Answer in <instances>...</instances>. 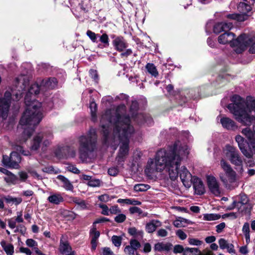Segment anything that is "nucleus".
Listing matches in <instances>:
<instances>
[{
	"label": "nucleus",
	"instance_id": "25",
	"mask_svg": "<svg viewBox=\"0 0 255 255\" xmlns=\"http://www.w3.org/2000/svg\"><path fill=\"white\" fill-rule=\"evenodd\" d=\"M254 130H255L254 129ZM242 133L250 141L255 139V131H252L249 128H246L243 129Z\"/></svg>",
	"mask_w": 255,
	"mask_h": 255
},
{
	"label": "nucleus",
	"instance_id": "12",
	"mask_svg": "<svg viewBox=\"0 0 255 255\" xmlns=\"http://www.w3.org/2000/svg\"><path fill=\"white\" fill-rule=\"evenodd\" d=\"M57 80L55 78H50L43 80L40 84L41 92H45L48 90L54 88L57 85Z\"/></svg>",
	"mask_w": 255,
	"mask_h": 255
},
{
	"label": "nucleus",
	"instance_id": "31",
	"mask_svg": "<svg viewBox=\"0 0 255 255\" xmlns=\"http://www.w3.org/2000/svg\"><path fill=\"white\" fill-rule=\"evenodd\" d=\"M189 221L182 217L177 218L174 221L173 224L176 228H181L185 227V224L188 223Z\"/></svg>",
	"mask_w": 255,
	"mask_h": 255
},
{
	"label": "nucleus",
	"instance_id": "14",
	"mask_svg": "<svg viewBox=\"0 0 255 255\" xmlns=\"http://www.w3.org/2000/svg\"><path fill=\"white\" fill-rule=\"evenodd\" d=\"M245 157L252 158L255 156V139L248 143V149L246 147L242 153Z\"/></svg>",
	"mask_w": 255,
	"mask_h": 255
},
{
	"label": "nucleus",
	"instance_id": "21",
	"mask_svg": "<svg viewBox=\"0 0 255 255\" xmlns=\"http://www.w3.org/2000/svg\"><path fill=\"white\" fill-rule=\"evenodd\" d=\"M48 201L53 204L58 205L64 201V199L59 193L51 194L47 198Z\"/></svg>",
	"mask_w": 255,
	"mask_h": 255
},
{
	"label": "nucleus",
	"instance_id": "7",
	"mask_svg": "<svg viewBox=\"0 0 255 255\" xmlns=\"http://www.w3.org/2000/svg\"><path fill=\"white\" fill-rule=\"evenodd\" d=\"M224 153L232 164L242 169L243 160L236 147L228 144L225 147Z\"/></svg>",
	"mask_w": 255,
	"mask_h": 255
},
{
	"label": "nucleus",
	"instance_id": "38",
	"mask_svg": "<svg viewBox=\"0 0 255 255\" xmlns=\"http://www.w3.org/2000/svg\"><path fill=\"white\" fill-rule=\"evenodd\" d=\"M112 243L117 247H119L122 244V238L121 236H113L111 239Z\"/></svg>",
	"mask_w": 255,
	"mask_h": 255
},
{
	"label": "nucleus",
	"instance_id": "62",
	"mask_svg": "<svg viewBox=\"0 0 255 255\" xmlns=\"http://www.w3.org/2000/svg\"><path fill=\"white\" fill-rule=\"evenodd\" d=\"M26 244L29 247H33L37 245V243L33 239H27L26 241Z\"/></svg>",
	"mask_w": 255,
	"mask_h": 255
},
{
	"label": "nucleus",
	"instance_id": "10",
	"mask_svg": "<svg viewBox=\"0 0 255 255\" xmlns=\"http://www.w3.org/2000/svg\"><path fill=\"white\" fill-rule=\"evenodd\" d=\"M206 178L207 185L211 192L215 196H219L221 194V189L216 178L212 175H208Z\"/></svg>",
	"mask_w": 255,
	"mask_h": 255
},
{
	"label": "nucleus",
	"instance_id": "15",
	"mask_svg": "<svg viewBox=\"0 0 255 255\" xmlns=\"http://www.w3.org/2000/svg\"><path fill=\"white\" fill-rule=\"evenodd\" d=\"M222 126L228 130H235L237 128L235 123L229 118L224 117L221 119Z\"/></svg>",
	"mask_w": 255,
	"mask_h": 255
},
{
	"label": "nucleus",
	"instance_id": "55",
	"mask_svg": "<svg viewBox=\"0 0 255 255\" xmlns=\"http://www.w3.org/2000/svg\"><path fill=\"white\" fill-rule=\"evenodd\" d=\"M121 210L118 205H114L110 208V212L112 214H117L121 213Z\"/></svg>",
	"mask_w": 255,
	"mask_h": 255
},
{
	"label": "nucleus",
	"instance_id": "46",
	"mask_svg": "<svg viewBox=\"0 0 255 255\" xmlns=\"http://www.w3.org/2000/svg\"><path fill=\"white\" fill-rule=\"evenodd\" d=\"M189 244L193 246H200L202 244V241L194 238L188 239Z\"/></svg>",
	"mask_w": 255,
	"mask_h": 255
},
{
	"label": "nucleus",
	"instance_id": "51",
	"mask_svg": "<svg viewBox=\"0 0 255 255\" xmlns=\"http://www.w3.org/2000/svg\"><path fill=\"white\" fill-rule=\"evenodd\" d=\"M129 210L131 214L137 213L140 215L142 213V210L139 208L135 206L130 207Z\"/></svg>",
	"mask_w": 255,
	"mask_h": 255
},
{
	"label": "nucleus",
	"instance_id": "42",
	"mask_svg": "<svg viewBox=\"0 0 255 255\" xmlns=\"http://www.w3.org/2000/svg\"><path fill=\"white\" fill-rule=\"evenodd\" d=\"M176 235L181 240H185L187 237L186 233L181 229L176 231Z\"/></svg>",
	"mask_w": 255,
	"mask_h": 255
},
{
	"label": "nucleus",
	"instance_id": "41",
	"mask_svg": "<svg viewBox=\"0 0 255 255\" xmlns=\"http://www.w3.org/2000/svg\"><path fill=\"white\" fill-rule=\"evenodd\" d=\"M73 202L80 206L82 209H85L86 208V205L84 200L78 198H73Z\"/></svg>",
	"mask_w": 255,
	"mask_h": 255
},
{
	"label": "nucleus",
	"instance_id": "26",
	"mask_svg": "<svg viewBox=\"0 0 255 255\" xmlns=\"http://www.w3.org/2000/svg\"><path fill=\"white\" fill-rule=\"evenodd\" d=\"M44 133V137L42 139V150L44 151L46 147H48L51 143V140L52 136L51 134H47Z\"/></svg>",
	"mask_w": 255,
	"mask_h": 255
},
{
	"label": "nucleus",
	"instance_id": "32",
	"mask_svg": "<svg viewBox=\"0 0 255 255\" xmlns=\"http://www.w3.org/2000/svg\"><path fill=\"white\" fill-rule=\"evenodd\" d=\"M4 199L6 203H12L15 205H17L20 204L22 202V198L20 197H12L11 196H7L4 198Z\"/></svg>",
	"mask_w": 255,
	"mask_h": 255
},
{
	"label": "nucleus",
	"instance_id": "20",
	"mask_svg": "<svg viewBox=\"0 0 255 255\" xmlns=\"http://www.w3.org/2000/svg\"><path fill=\"white\" fill-rule=\"evenodd\" d=\"M57 178L63 183L62 187L67 191H73L74 187L71 182L65 176L59 175Z\"/></svg>",
	"mask_w": 255,
	"mask_h": 255
},
{
	"label": "nucleus",
	"instance_id": "52",
	"mask_svg": "<svg viewBox=\"0 0 255 255\" xmlns=\"http://www.w3.org/2000/svg\"><path fill=\"white\" fill-rule=\"evenodd\" d=\"M67 170L75 174H79L80 173V171L74 165H69L67 167Z\"/></svg>",
	"mask_w": 255,
	"mask_h": 255
},
{
	"label": "nucleus",
	"instance_id": "58",
	"mask_svg": "<svg viewBox=\"0 0 255 255\" xmlns=\"http://www.w3.org/2000/svg\"><path fill=\"white\" fill-rule=\"evenodd\" d=\"M242 231L245 235H250V225L248 223H245L244 224Z\"/></svg>",
	"mask_w": 255,
	"mask_h": 255
},
{
	"label": "nucleus",
	"instance_id": "13",
	"mask_svg": "<svg viewBox=\"0 0 255 255\" xmlns=\"http://www.w3.org/2000/svg\"><path fill=\"white\" fill-rule=\"evenodd\" d=\"M113 43L116 49L120 52L123 51L128 47L126 40L121 36L116 37L113 41Z\"/></svg>",
	"mask_w": 255,
	"mask_h": 255
},
{
	"label": "nucleus",
	"instance_id": "27",
	"mask_svg": "<svg viewBox=\"0 0 255 255\" xmlns=\"http://www.w3.org/2000/svg\"><path fill=\"white\" fill-rule=\"evenodd\" d=\"M236 141L238 143V145L241 152L243 153V151L246 148V142L245 138L240 135H237L235 137Z\"/></svg>",
	"mask_w": 255,
	"mask_h": 255
},
{
	"label": "nucleus",
	"instance_id": "61",
	"mask_svg": "<svg viewBox=\"0 0 255 255\" xmlns=\"http://www.w3.org/2000/svg\"><path fill=\"white\" fill-rule=\"evenodd\" d=\"M102 251L103 255H113V252L110 248L105 247L102 249Z\"/></svg>",
	"mask_w": 255,
	"mask_h": 255
},
{
	"label": "nucleus",
	"instance_id": "28",
	"mask_svg": "<svg viewBox=\"0 0 255 255\" xmlns=\"http://www.w3.org/2000/svg\"><path fill=\"white\" fill-rule=\"evenodd\" d=\"M145 68L147 72L152 76L156 77L158 75V72L157 69L153 64L150 63H147L145 66Z\"/></svg>",
	"mask_w": 255,
	"mask_h": 255
},
{
	"label": "nucleus",
	"instance_id": "18",
	"mask_svg": "<svg viewBox=\"0 0 255 255\" xmlns=\"http://www.w3.org/2000/svg\"><path fill=\"white\" fill-rule=\"evenodd\" d=\"M44 137L43 133H39L34 136L31 145V150L36 151L40 147L42 139Z\"/></svg>",
	"mask_w": 255,
	"mask_h": 255
},
{
	"label": "nucleus",
	"instance_id": "24",
	"mask_svg": "<svg viewBox=\"0 0 255 255\" xmlns=\"http://www.w3.org/2000/svg\"><path fill=\"white\" fill-rule=\"evenodd\" d=\"M0 245L7 255H13L14 253V247L12 245L7 244L5 241L2 240L0 242Z\"/></svg>",
	"mask_w": 255,
	"mask_h": 255
},
{
	"label": "nucleus",
	"instance_id": "16",
	"mask_svg": "<svg viewBox=\"0 0 255 255\" xmlns=\"http://www.w3.org/2000/svg\"><path fill=\"white\" fill-rule=\"evenodd\" d=\"M162 225L161 222L157 220H152L150 222L146 224L145 230L148 233L154 232L157 228Z\"/></svg>",
	"mask_w": 255,
	"mask_h": 255
},
{
	"label": "nucleus",
	"instance_id": "57",
	"mask_svg": "<svg viewBox=\"0 0 255 255\" xmlns=\"http://www.w3.org/2000/svg\"><path fill=\"white\" fill-rule=\"evenodd\" d=\"M18 175L19 176V180L21 182H25L27 178H28V175L27 173L25 172H19L18 173Z\"/></svg>",
	"mask_w": 255,
	"mask_h": 255
},
{
	"label": "nucleus",
	"instance_id": "45",
	"mask_svg": "<svg viewBox=\"0 0 255 255\" xmlns=\"http://www.w3.org/2000/svg\"><path fill=\"white\" fill-rule=\"evenodd\" d=\"M99 207L102 209V214L104 215H109L110 212V209L108 208V206L103 204H99Z\"/></svg>",
	"mask_w": 255,
	"mask_h": 255
},
{
	"label": "nucleus",
	"instance_id": "2",
	"mask_svg": "<svg viewBox=\"0 0 255 255\" xmlns=\"http://www.w3.org/2000/svg\"><path fill=\"white\" fill-rule=\"evenodd\" d=\"M126 110L124 105L119 106L116 111L108 110L102 115L100 120L105 143L109 142L110 138V125L112 123L115 125L112 138L114 140L119 139L121 143L117 157L119 164L125 161L128 153L129 138L134 132L133 127L130 124L129 117L124 115Z\"/></svg>",
	"mask_w": 255,
	"mask_h": 255
},
{
	"label": "nucleus",
	"instance_id": "36",
	"mask_svg": "<svg viewBox=\"0 0 255 255\" xmlns=\"http://www.w3.org/2000/svg\"><path fill=\"white\" fill-rule=\"evenodd\" d=\"M102 183H103L101 180L96 178H92V177L90 181L88 182L87 184L88 186L91 187H97L101 186Z\"/></svg>",
	"mask_w": 255,
	"mask_h": 255
},
{
	"label": "nucleus",
	"instance_id": "9",
	"mask_svg": "<svg viewBox=\"0 0 255 255\" xmlns=\"http://www.w3.org/2000/svg\"><path fill=\"white\" fill-rule=\"evenodd\" d=\"M20 161L21 157L17 152H12L10 157L6 155L3 156V163L10 168H18Z\"/></svg>",
	"mask_w": 255,
	"mask_h": 255
},
{
	"label": "nucleus",
	"instance_id": "39",
	"mask_svg": "<svg viewBox=\"0 0 255 255\" xmlns=\"http://www.w3.org/2000/svg\"><path fill=\"white\" fill-rule=\"evenodd\" d=\"M189 252L193 254V255H201V252L197 248H186L185 249V252L183 253V255H187L186 254V252Z\"/></svg>",
	"mask_w": 255,
	"mask_h": 255
},
{
	"label": "nucleus",
	"instance_id": "44",
	"mask_svg": "<svg viewBox=\"0 0 255 255\" xmlns=\"http://www.w3.org/2000/svg\"><path fill=\"white\" fill-rule=\"evenodd\" d=\"M126 219V216L124 214H119L115 217V221L117 223H121L124 222Z\"/></svg>",
	"mask_w": 255,
	"mask_h": 255
},
{
	"label": "nucleus",
	"instance_id": "43",
	"mask_svg": "<svg viewBox=\"0 0 255 255\" xmlns=\"http://www.w3.org/2000/svg\"><path fill=\"white\" fill-rule=\"evenodd\" d=\"M91 240H96L97 241L98 239L100 236V232L99 231H96V228H93L91 230Z\"/></svg>",
	"mask_w": 255,
	"mask_h": 255
},
{
	"label": "nucleus",
	"instance_id": "59",
	"mask_svg": "<svg viewBox=\"0 0 255 255\" xmlns=\"http://www.w3.org/2000/svg\"><path fill=\"white\" fill-rule=\"evenodd\" d=\"M249 201L248 197L246 195H240V200L239 203L242 205H246Z\"/></svg>",
	"mask_w": 255,
	"mask_h": 255
},
{
	"label": "nucleus",
	"instance_id": "60",
	"mask_svg": "<svg viewBox=\"0 0 255 255\" xmlns=\"http://www.w3.org/2000/svg\"><path fill=\"white\" fill-rule=\"evenodd\" d=\"M167 235H168L167 232L165 229H159L157 232V235L158 237H165L167 236Z\"/></svg>",
	"mask_w": 255,
	"mask_h": 255
},
{
	"label": "nucleus",
	"instance_id": "8",
	"mask_svg": "<svg viewBox=\"0 0 255 255\" xmlns=\"http://www.w3.org/2000/svg\"><path fill=\"white\" fill-rule=\"evenodd\" d=\"M220 165L222 169L225 172V174L228 179L224 175L220 174V177L221 181L225 184L228 183H233L236 180V173L232 169L231 165L226 161L224 159H221Z\"/></svg>",
	"mask_w": 255,
	"mask_h": 255
},
{
	"label": "nucleus",
	"instance_id": "54",
	"mask_svg": "<svg viewBox=\"0 0 255 255\" xmlns=\"http://www.w3.org/2000/svg\"><path fill=\"white\" fill-rule=\"evenodd\" d=\"M219 244L221 249H225L229 243L224 239L222 238L219 240Z\"/></svg>",
	"mask_w": 255,
	"mask_h": 255
},
{
	"label": "nucleus",
	"instance_id": "4",
	"mask_svg": "<svg viewBox=\"0 0 255 255\" xmlns=\"http://www.w3.org/2000/svg\"><path fill=\"white\" fill-rule=\"evenodd\" d=\"M234 104L228 106V109L234 115L236 120L245 126H250L255 121V117L250 113H255V99L248 97L246 101L239 95H235L231 98Z\"/></svg>",
	"mask_w": 255,
	"mask_h": 255
},
{
	"label": "nucleus",
	"instance_id": "63",
	"mask_svg": "<svg viewBox=\"0 0 255 255\" xmlns=\"http://www.w3.org/2000/svg\"><path fill=\"white\" fill-rule=\"evenodd\" d=\"M89 72L91 77L93 78L95 81H96L98 77L97 71L95 70L91 69Z\"/></svg>",
	"mask_w": 255,
	"mask_h": 255
},
{
	"label": "nucleus",
	"instance_id": "5",
	"mask_svg": "<svg viewBox=\"0 0 255 255\" xmlns=\"http://www.w3.org/2000/svg\"><path fill=\"white\" fill-rule=\"evenodd\" d=\"M97 134L95 129L90 128L85 135L80 136L78 138L79 158L83 161L87 160L89 154L96 148Z\"/></svg>",
	"mask_w": 255,
	"mask_h": 255
},
{
	"label": "nucleus",
	"instance_id": "47",
	"mask_svg": "<svg viewBox=\"0 0 255 255\" xmlns=\"http://www.w3.org/2000/svg\"><path fill=\"white\" fill-rule=\"evenodd\" d=\"M14 149L18 152L21 153L23 155L28 156L30 154L29 151H25L22 149V147L19 145H15Z\"/></svg>",
	"mask_w": 255,
	"mask_h": 255
},
{
	"label": "nucleus",
	"instance_id": "49",
	"mask_svg": "<svg viewBox=\"0 0 255 255\" xmlns=\"http://www.w3.org/2000/svg\"><path fill=\"white\" fill-rule=\"evenodd\" d=\"M124 252L128 255H133L135 254V251L130 246L128 245L125 248Z\"/></svg>",
	"mask_w": 255,
	"mask_h": 255
},
{
	"label": "nucleus",
	"instance_id": "64",
	"mask_svg": "<svg viewBox=\"0 0 255 255\" xmlns=\"http://www.w3.org/2000/svg\"><path fill=\"white\" fill-rule=\"evenodd\" d=\"M226 226L225 223H221L216 226V232L218 233H221Z\"/></svg>",
	"mask_w": 255,
	"mask_h": 255
},
{
	"label": "nucleus",
	"instance_id": "40",
	"mask_svg": "<svg viewBox=\"0 0 255 255\" xmlns=\"http://www.w3.org/2000/svg\"><path fill=\"white\" fill-rule=\"evenodd\" d=\"M129 246L136 251L140 247V244L135 239H131L129 242Z\"/></svg>",
	"mask_w": 255,
	"mask_h": 255
},
{
	"label": "nucleus",
	"instance_id": "23",
	"mask_svg": "<svg viewBox=\"0 0 255 255\" xmlns=\"http://www.w3.org/2000/svg\"><path fill=\"white\" fill-rule=\"evenodd\" d=\"M6 175L4 180L8 184H16L18 183L19 178L8 170H5Z\"/></svg>",
	"mask_w": 255,
	"mask_h": 255
},
{
	"label": "nucleus",
	"instance_id": "6",
	"mask_svg": "<svg viewBox=\"0 0 255 255\" xmlns=\"http://www.w3.org/2000/svg\"><path fill=\"white\" fill-rule=\"evenodd\" d=\"M235 37L233 33L226 31L218 37V41L223 44L231 42V46L234 47V50L237 53H242L252 42L251 39L245 34L241 35L236 39H234Z\"/></svg>",
	"mask_w": 255,
	"mask_h": 255
},
{
	"label": "nucleus",
	"instance_id": "11",
	"mask_svg": "<svg viewBox=\"0 0 255 255\" xmlns=\"http://www.w3.org/2000/svg\"><path fill=\"white\" fill-rule=\"evenodd\" d=\"M233 27L232 22L230 21H222L216 23L213 27V31L215 33L224 31H228Z\"/></svg>",
	"mask_w": 255,
	"mask_h": 255
},
{
	"label": "nucleus",
	"instance_id": "17",
	"mask_svg": "<svg viewBox=\"0 0 255 255\" xmlns=\"http://www.w3.org/2000/svg\"><path fill=\"white\" fill-rule=\"evenodd\" d=\"M193 187L196 194L202 195L205 192V188L202 181L199 178H194Z\"/></svg>",
	"mask_w": 255,
	"mask_h": 255
},
{
	"label": "nucleus",
	"instance_id": "53",
	"mask_svg": "<svg viewBox=\"0 0 255 255\" xmlns=\"http://www.w3.org/2000/svg\"><path fill=\"white\" fill-rule=\"evenodd\" d=\"M184 251H185V249H184L183 247L181 245H177L174 247L173 252L175 254L181 253Z\"/></svg>",
	"mask_w": 255,
	"mask_h": 255
},
{
	"label": "nucleus",
	"instance_id": "33",
	"mask_svg": "<svg viewBox=\"0 0 255 255\" xmlns=\"http://www.w3.org/2000/svg\"><path fill=\"white\" fill-rule=\"evenodd\" d=\"M90 108L91 111L92 120L95 122L97 120V104L94 102H91L90 104Z\"/></svg>",
	"mask_w": 255,
	"mask_h": 255
},
{
	"label": "nucleus",
	"instance_id": "48",
	"mask_svg": "<svg viewBox=\"0 0 255 255\" xmlns=\"http://www.w3.org/2000/svg\"><path fill=\"white\" fill-rule=\"evenodd\" d=\"M138 108V103L136 101H133L131 102V104L130 108V110L131 112H133V114L135 112H136ZM132 116L133 117L134 115H133Z\"/></svg>",
	"mask_w": 255,
	"mask_h": 255
},
{
	"label": "nucleus",
	"instance_id": "35",
	"mask_svg": "<svg viewBox=\"0 0 255 255\" xmlns=\"http://www.w3.org/2000/svg\"><path fill=\"white\" fill-rule=\"evenodd\" d=\"M221 216L217 214H206L203 216V219L206 221H214L220 219Z\"/></svg>",
	"mask_w": 255,
	"mask_h": 255
},
{
	"label": "nucleus",
	"instance_id": "22",
	"mask_svg": "<svg viewBox=\"0 0 255 255\" xmlns=\"http://www.w3.org/2000/svg\"><path fill=\"white\" fill-rule=\"evenodd\" d=\"M225 17L229 19H234L242 22L246 20L248 18V15L243 13L242 14L233 13L227 15Z\"/></svg>",
	"mask_w": 255,
	"mask_h": 255
},
{
	"label": "nucleus",
	"instance_id": "50",
	"mask_svg": "<svg viewBox=\"0 0 255 255\" xmlns=\"http://www.w3.org/2000/svg\"><path fill=\"white\" fill-rule=\"evenodd\" d=\"M98 38H100V40L101 42L109 45V37L107 34L104 33L101 36L99 35Z\"/></svg>",
	"mask_w": 255,
	"mask_h": 255
},
{
	"label": "nucleus",
	"instance_id": "1",
	"mask_svg": "<svg viewBox=\"0 0 255 255\" xmlns=\"http://www.w3.org/2000/svg\"><path fill=\"white\" fill-rule=\"evenodd\" d=\"M188 154L189 150L187 145L181 146L179 142H176L171 150H158L154 159H150L148 160L145 172L153 173L165 170L168 172L172 180H176L179 174L183 184L189 188L192 184V175L185 166H182L179 171L182 159Z\"/></svg>",
	"mask_w": 255,
	"mask_h": 255
},
{
	"label": "nucleus",
	"instance_id": "3",
	"mask_svg": "<svg viewBox=\"0 0 255 255\" xmlns=\"http://www.w3.org/2000/svg\"><path fill=\"white\" fill-rule=\"evenodd\" d=\"M39 91H41L40 85L34 84L30 86L25 96V103L27 108L20 120L19 124L26 128H23L22 139L20 140L19 144L25 142L31 135L34 130V127L40 123L42 118L41 104L37 101L31 102L29 100V97L39 94Z\"/></svg>",
	"mask_w": 255,
	"mask_h": 255
},
{
	"label": "nucleus",
	"instance_id": "37",
	"mask_svg": "<svg viewBox=\"0 0 255 255\" xmlns=\"http://www.w3.org/2000/svg\"><path fill=\"white\" fill-rule=\"evenodd\" d=\"M86 34L93 42H98L97 39L99 37V34H96L90 30H87Z\"/></svg>",
	"mask_w": 255,
	"mask_h": 255
},
{
	"label": "nucleus",
	"instance_id": "56",
	"mask_svg": "<svg viewBox=\"0 0 255 255\" xmlns=\"http://www.w3.org/2000/svg\"><path fill=\"white\" fill-rule=\"evenodd\" d=\"M118 169L115 167L110 168L108 170V173L111 176H115L118 174Z\"/></svg>",
	"mask_w": 255,
	"mask_h": 255
},
{
	"label": "nucleus",
	"instance_id": "29",
	"mask_svg": "<svg viewBox=\"0 0 255 255\" xmlns=\"http://www.w3.org/2000/svg\"><path fill=\"white\" fill-rule=\"evenodd\" d=\"M238 10L243 13L247 14L252 9L251 6L245 2H240L238 6Z\"/></svg>",
	"mask_w": 255,
	"mask_h": 255
},
{
	"label": "nucleus",
	"instance_id": "19",
	"mask_svg": "<svg viewBox=\"0 0 255 255\" xmlns=\"http://www.w3.org/2000/svg\"><path fill=\"white\" fill-rule=\"evenodd\" d=\"M172 244L169 243H165L163 242L158 243L154 245V250L155 251L168 252L172 248Z\"/></svg>",
	"mask_w": 255,
	"mask_h": 255
},
{
	"label": "nucleus",
	"instance_id": "30",
	"mask_svg": "<svg viewBox=\"0 0 255 255\" xmlns=\"http://www.w3.org/2000/svg\"><path fill=\"white\" fill-rule=\"evenodd\" d=\"M59 250L63 255H66L71 253V248L68 243H62L60 244Z\"/></svg>",
	"mask_w": 255,
	"mask_h": 255
},
{
	"label": "nucleus",
	"instance_id": "34",
	"mask_svg": "<svg viewBox=\"0 0 255 255\" xmlns=\"http://www.w3.org/2000/svg\"><path fill=\"white\" fill-rule=\"evenodd\" d=\"M150 188V186L148 184H137L134 185V190L136 192H144Z\"/></svg>",
	"mask_w": 255,
	"mask_h": 255
}]
</instances>
